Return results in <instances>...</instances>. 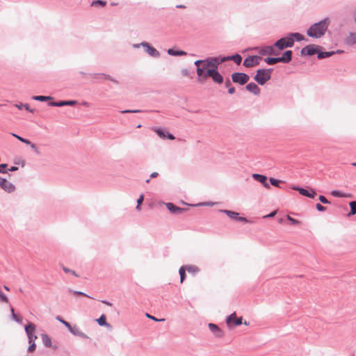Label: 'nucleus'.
Here are the masks:
<instances>
[{"mask_svg":"<svg viewBox=\"0 0 356 356\" xmlns=\"http://www.w3.org/2000/svg\"><path fill=\"white\" fill-rule=\"evenodd\" d=\"M25 330L27 335H30L31 333H35V327L33 323H29L25 326Z\"/></svg>","mask_w":356,"mask_h":356,"instance_id":"26","label":"nucleus"},{"mask_svg":"<svg viewBox=\"0 0 356 356\" xmlns=\"http://www.w3.org/2000/svg\"><path fill=\"white\" fill-rule=\"evenodd\" d=\"M28 338L29 343H31L35 341L37 336L35 334V333H31L30 335H28Z\"/></svg>","mask_w":356,"mask_h":356,"instance_id":"43","label":"nucleus"},{"mask_svg":"<svg viewBox=\"0 0 356 356\" xmlns=\"http://www.w3.org/2000/svg\"><path fill=\"white\" fill-rule=\"evenodd\" d=\"M217 67H213L212 70H208L207 74H209V77H211L213 81L218 83H222L223 81L222 76L220 74V73L216 70Z\"/></svg>","mask_w":356,"mask_h":356,"instance_id":"8","label":"nucleus"},{"mask_svg":"<svg viewBox=\"0 0 356 356\" xmlns=\"http://www.w3.org/2000/svg\"><path fill=\"white\" fill-rule=\"evenodd\" d=\"M287 220H289L291 222V223L293 225H300V221L291 218L290 216H287Z\"/></svg>","mask_w":356,"mask_h":356,"instance_id":"41","label":"nucleus"},{"mask_svg":"<svg viewBox=\"0 0 356 356\" xmlns=\"http://www.w3.org/2000/svg\"><path fill=\"white\" fill-rule=\"evenodd\" d=\"M232 81L241 85L246 83L249 81V76L245 73L235 72L232 75Z\"/></svg>","mask_w":356,"mask_h":356,"instance_id":"5","label":"nucleus"},{"mask_svg":"<svg viewBox=\"0 0 356 356\" xmlns=\"http://www.w3.org/2000/svg\"><path fill=\"white\" fill-rule=\"evenodd\" d=\"M49 105L52 106H57V102H51Z\"/></svg>","mask_w":356,"mask_h":356,"instance_id":"61","label":"nucleus"},{"mask_svg":"<svg viewBox=\"0 0 356 356\" xmlns=\"http://www.w3.org/2000/svg\"><path fill=\"white\" fill-rule=\"evenodd\" d=\"M318 199L323 204H330V203L323 195H320Z\"/></svg>","mask_w":356,"mask_h":356,"instance_id":"46","label":"nucleus"},{"mask_svg":"<svg viewBox=\"0 0 356 356\" xmlns=\"http://www.w3.org/2000/svg\"><path fill=\"white\" fill-rule=\"evenodd\" d=\"M252 177L254 179L261 183L265 188L268 189L270 188V185L267 183V177L266 176L259 174H253Z\"/></svg>","mask_w":356,"mask_h":356,"instance_id":"13","label":"nucleus"},{"mask_svg":"<svg viewBox=\"0 0 356 356\" xmlns=\"http://www.w3.org/2000/svg\"><path fill=\"white\" fill-rule=\"evenodd\" d=\"M157 176H158V172H154L150 175L151 178H154V177H156Z\"/></svg>","mask_w":356,"mask_h":356,"instance_id":"55","label":"nucleus"},{"mask_svg":"<svg viewBox=\"0 0 356 356\" xmlns=\"http://www.w3.org/2000/svg\"><path fill=\"white\" fill-rule=\"evenodd\" d=\"M142 45L146 48L147 53L150 56L154 57L159 56V51L155 48L151 47L147 42L142 43Z\"/></svg>","mask_w":356,"mask_h":356,"instance_id":"15","label":"nucleus"},{"mask_svg":"<svg viewBox=\"0 0 356 356\" xmlns=\"http://www.w3.org/2000/svg\"><path fill=\"white\" fill-rule=\"evenodd\" d=\"M328 26V22L325 19L312 25L307 31V33L312 38H321L324 35Z\"/></svg>","mask_w":356,"mask_h":356,"instance_id":"2","label":"nucleus"},{"mask_svg":"<svg viewBox=\"0 0 356 356\" xmlns=\"http://www.w3.org/2000/svg\"><path fill=\"white\" fill-rule=\"evenodd\" d=\"M176 54H177V56H183V55H186V53L184 51H176Z\"/></svg>","mask_w":356,"mask_h":356,"instance_id":"52","label":"nucleus"},{"mask_svg":"<svg viewBox=\"0 0 356 356\" xmlns=\"http://www.w3.org/2000/svg\"><path fill=\"white\" fill-rule=\"evenodd\" d=\"M276 213V211H273L272 213H270L269 215L266 216V217H269V218H271V217H273Z\"/></svg>","mask_w":356,"mask_h":356,"instance_id":"56","label":"nucleus"},{"mask_svg":"<svg viewBox=\"0 0 356 356\" xmlns=\"http://www.w3.org/2000/svg\"><path fill=\"white\" fill-rule=\"evenodd\" d=\"M184 267L188 273H195L199 270L198 268L195 266H184Z\"/></svg>","mask_w":356,"mask_h":356,"instance_id":"30","label":"nucleus"},{"mask_svg":"<svg viewBox=\"0 0 356 356\" xmlns=\"http://www.w3.org/2000/svg\"><path fill=\"white\" fill-rule=\"evenodd\" d=\"M292 51L291 50L286 51L282 57H279L280 62L287 63L291 60Z\"/></svg>","mask_w":356,"mask_h":356,"instance_id":"20","label":"nucleus"},{"mask_svg":"<svg viewBox=\"0 0 356 356\" xmlns=\"http://www.w3.org/2000/svg\"><path fill=\"white\" fill-rule=\"evenodd\" d=\"M241 324H242V317H237L236 313H232L227 318V325L230 328Z\"/></svg>","mask_w":356,"mask_h":356,"instance_id":"6","label":"nucleus"},{"mask_svg":"<svg viewBox=\"0 0 356 356\" xmlns=\"http://www.w3.org/2000/svg\"><path fill=\"white\" fill-rule=\"evenodd\" d=\"M76 104V101H65V106H73Z\"/></svg>","mask_w":356,"mask_h":356,"instance_id":"49","label":"nucleus"},{"mask_svg":"<svg viewBox=\"0 0 356 356\" xmlns=\"http://www.w3.org/2000/svg\"><path fill=\"white\" fill-rule=\"evenodd\" d=\"M332 54H333V52H321V53L318 54V58H324L329 57L330 56H331Z\"/></svg>","mask_w":356,"mask_h":356,"instance_id":"37","label":"nucleus"},{"mask_svg":"<svg viewBox=\"0 0 356 356\" xmlns=\"http://www.w3.org/2000/svg\"><path fill=\"white\" fill-rule=\"evenodd\" d=\"M18 170V168H17V167H16V166H13V167H11V168L9 169V170H10V171H15V170Z\"/></svg>","mask_w":356,"mask_h":356,"instance_id":"59","label":"nucleus"},{"mask_svg":"<svg viewBox=\"0 0 356 356\" xmlns=\"http://www.w3.org/2000/svg\"><path fill=\"white\" fill-rule=\"evenodd\" d=\"M42 342L44 343V344L47 347H50L51 346V339H50V338L47 334H42Z\"/></svg>","mask_w":356,"mask_h":356,"instance_id":"28","label":"nucleus"},{"mask_svg":"<svg viewBox=\"0 0 356 356\" xmlns=\"http://www.w3.org/2000/svg\"><path fill=\"white\" fill-rule=\"evenodd\" d=\"M63 271H64L65 273H72L73 275H74V276H76V277H79V275H77V274L76 273V272H75V271H74V270H70V268H68L63 267Z\"/></svg>","mask_w":356,"mask_h":356,"instance_id":"42","label":"nucleus"},{"mask_svg":"<svg viewBox=\"0 0 356 356\" xmlns=\"http://www.w3.org/2000/svg\"><path fill=\"white\" fill-rule=\"evenodd\" d=\"M98 77L101 78V79H106V80H110L114 83H118V81L116 80H115L114 79H113L112 77H111L109 75H107V74H98Z\"/></svg>","mask_w":356,"mask_h":356,"instance_id":"34","label":"nucleus"},{"mask_svg":"<svg viewBox=\"0 0 356 356\" xmlns=\"http://www.w3.org/2000/svg\"><path fill=\"white\" fill-rule=\"evenodd\" d=\"M232 60L236 64L239 65L241 63L242 58H241V56L240 55L236 54V55H234V56H229V57H227V58H222L221 60L220 61V63H222V62H224L225 60Z\"/></svg>","mask_w":356,"mask_h":356,"instance_id":"21","label":"nucleus"},{"mask_svg":"<svg viewBox=\"0 0 356 356\" xmlns=\"http://www.w3.org/2000/svg\"><path fill=\"white\" fill-rule=\"evenodd\" d=\"M331 194L333 196L337 197H350L351 196L350 194L343 193L339 191H332L331 192Z\"/></svg>","mask_w":356,"mask_h":356,"instance_id":"25","label":"nucleus"},{"mask_svg":"<svg viewBox=\"0 0 356 356\" xmlns=\"http://www.w3.org/2000/svg\"><path fill=\"white\" fill-rule=\"evenodd\" d=\"M57 319L60 321L64 325H65L72 331V330L70 328V324L67 322H66L65 321H62V320L59 319L58 318H57Z\"/></svg>","mask_w":356,"mask_h":356,"instance_id":"51","label":"nucleus"},{"mask_svg":"<svg viewBox=\"0 0 356 356\" xmlns=\"http://www.w3.org/2000/svg\"><path fill=\"white\" fill-rule=\"evenodd\" d=\"M7 167L6 164H1L0 165V172L5 173L6 172V168Z\"/></svg>","mask_w":356,"mask_h":356,"instance_id":"48","label":"nucleus"},{"mask_svg":"<svg viewBox=\"0 0 356 356\" xmlns=\"http://www.w3.org/2000/svg\"><path fill=\"white\" fill-rule=\"evenodd\" d=\"M271 70H259L254 76V80L260 85H264L270 79Z\"/></svg>","mask_w":356,"mask_h":356,"instance_id":"3","label":"nucleus"},{"mask_svg":"<svg viewBox=\"0 0 356 356\" xmlns=\"http://www.w3.org/2000/svg\"><path fill=\"white\" fill-rule=\"evenodd\" d=\"M350 212L349 215H354L356 213V202L353 201L350 202Z\"/></svg>","mask_w":356,"mask_h":356,"instance_id":"32","label":"nucleus"},{"mask_svg":"<svg viewBox=\"0 0 356 356\" xmlns=\"http://www.w3.org/2000/svg\"><path fill=\"white\" fill-rule=\"evenodd\" d=\"M165 205L168 209L172 213H181L183 211L186 210V209L178 207L170 202L166 203Z\"/></svg>","mask_w":356,"mask_h":356,"instance_id":"14","label":"nucleus"},{"mask_svg":"<svg viewBox=\"0 0 356 356\" xmlns=\"http://www.w3.org/2000/svg\"><path fill=\"white\" fill-rule=\"evenodd\" d=\"M15 106L17 107L19 109H25V110H26L28 111H30L31 113L33 112V111L30 108V107H29V106L28 104H16Z\"/></svg>","mask_w":356,"mask_h":356,"instance_id":"33","label":"nucleus"},{"mask_svg":"<svg viewBox=\"0 0 356 356\" xmlns=\"http://www.w3.org/2000/svg\"><path fill=\"white\" fill-rule=\"evenodd\" d=\"M293 45V38L292 37H286L281 38L275 43V47L282 50L286 47H291Z\"/></svg>","mask_w":356,"mask_h":356,"instance_id":"4","label":"nucleus"},{"mask_svg":"<svg viewBox=\"0 0 356 356\" xmlns=\"http://www.w3.org/2000/svg\"><path fill=\"white\" fill-rule=\"evenodd\" d=\"M0 187L8 193L14 191L15 187L10 181L0 177Z\"/></svg>","mask_w":356,"mask_h":356,"instance_id":"10","label":"nucleus"},{"mask_svg":"<svg viewBox=\"0 0 356 356\" xmlns=\"http://www.w3.org/2000/svg\"><path fill=\"white\" fill-rule=\"evenodd\" d=\"M137 112H139V111H130V110H127V111H122V113H137Z\"/></svg>","mask_w":356,"mask_h":356,"instance_id":"57","label":"nucleus"},{"mask_svg":"<svg viewBox=\"0 0 356 356\" xmlns=\"http://www.w3.org/2000/svg\"><path fill=\"white\" fill-rule=\"evenodd\" d=\"M220 61L216 58H211L207 60H198L195 62L197 66V81L200 83H204L209 74L208 70H212L213 67H217Z\"/></svg>","mask_w":356,"mask_h":356,"instance_id":"1","label":"nucleus"},{"mask_svg":"<svg viewBox=\"0 0 356 356\" xmlns=\"http://www.w3.org/2000/svg\"><path fill=\"white\" fill-rule=\"evenodd\" d=\"M35 347H36V346H35V341L32 342L31 343H30L28 350L29 352L32 353L35 350Z\"/></svg>","mask_w":356,"mask_h":356,"instance_id":"45","label":"nucleus"},{"mask_svg":"<svg viewBox=\"0 0 356 356\" xmlns=\"http://www.w3.org/2000/svg\"><path fill=\"white\" fill-rule=\"evenodd\" d=\"M246 89L254 95L260 93V88L254 83H250L246 86Z\"/></svg>","mask_w":356,"mask_h":356,"instance_id":"18","label":"nucleus"},{"mask_svg":"<svg viewBox=\"0 0 356 356\" xmlns=\"http://www.w3.org/2000/svg\"><path fill=\"white\" fill-rule=\"evenodd\" d=\"M18 163H21L22 167H24L25 165V161L24 160H21Z\"/></svg>","mask_w":356,"mask_h":356,"instance_id":"60","label":"nucleus"},{"mask_svg":"<svg viewBox=\"0 0 356 356\" xmlns=\"http://www.w3.org/2000/svg\"><path fill=\"white\" fill-rule=\"evenodd\" d=\"M265 62L268 65H274L277 63L280 62V59L279 57H277V58H266L265 59Z\"/></svg>","mask_w":356,"mask_h":356,"instance_id":"27","label":"nucleus"},{"mask_svg":"<svg viewBox=\"0 0 356 356\" xmlns=\"http://www.w3.org/2000/svg\"><path fill=\"white\" fill-rule=\"evenodd\" d=\"M292 189L298 191L302 195H304V196H306V197H308L310 198H314L316 195V193L313 189H311V191H309L305 188H298V187H296V186H293Z\"/></svg>","mask_w":356,"mask_h":356,"instance_id":"11","label":"nucleus"},{"mask_svg":"<svg viewBox=\"0 0 356 356\" xmlns=\"http://www.w3.org/2000/svg\"><path fill=\"white\" fill-rule=\"evenodd\" d=\"M74 293H75V294L84 295L83 293H81V292H77V291H74Z\"/></svg>","mask_w":356,"mask_h":356,"instance_id":"63","label":"nucleus"},{"mask_svg":"<svg viewBox=\"0 0 356 356\" xmlns=\"http://www.w3.org/2000/svg\"><path fill=\"white\" fill-rule=\"evenodd\" d=\"M152 130L158 134V136L161 138H168L170 140H175V136L169 133H165L163 129L161 128L154 127Z\"/></svg>","mask_w":356,"mask_h":356,"instance_id":"12","label":"nucleus"},{"mask_svg":"<svg viewBox=\"0 0 356 356\" xmlns=\"http://www.w3.org/2000/svg\"><path fill=\"white\" fill-rule=\"evenodd\" d=\"M103 303L104 304H106L108 305H111V304L110 302H106V301H102Z\"/></svg>","mask_w":356,"mask_h":356,"instance_id":"64","label":"nucleus"},{"mask_svg":"<svg viewBox=\"0 0 356 356\" xmlns=\"http://www.w3.org/2000/svg\"><path fill=\"white\" fill-rule=\"evenodd\" d=\"M262 54L277 55L279 53L275 50V47H266L260 51Z\"/></svg>","mask_w":356,"mask_h":356,"instance_id":"19","label":"nucleus"},{"mask_svg":"<svg viewBox=\"0 0 356 356\" xmlns=\"http://www.w3.org/2000/svg\"><path fill=\"white\" fill-rule=\"evenodd\" d=\"M12 135L14 137H15L16 138H17L19 140H20L21 142H22L25 144L29 145L33 149H34L35 151H37V146L35 144L32 143L29 140L23 138L21 136H19L15 134H12Z\"/></svg>","mask_w":356,"mask_h":356,"instance_id":"22","label":"nucleus"},{"mask_svg":"<svg viewBox=\"0 0 356 356\" xmlns=\"http://www.w3.org/2000/svg\"><path fill=\"white\" fill-rule=\"evenodd\" d=\"M261 58L258 56H250L246 58L243 61V65L247 67H252L259 64Z\"/></svg>","mask_w":356,"mask_h":356,"instance_id":"7","label":"nucleus"},{"mask_svg":"<svg viewBox=\"0 0 356 356\" xmlns=\"http://www.w3.org/2000/svg\"><path fill=\"white\" fill-rule=\"evenodd\" d=\"M346 42L348 44H354L356 43V33H350L346 38Z\"/></svg>","mask_w":356,"mask_h":356,"instance_id":"24","label":"nucleus"},{"mask_svg":"<svg viewBox=\"0 0 356 356\" xmlns=\"http://www.w3.org/2000/svg\"><path fill=\"white\" fill-rule=\"evenodd\" d=\"M225 85L228 88L231 87V82H230V81L229 80H227L226 82H225Z\"/></svg>","mask_w":356,"mask_h":356,"instance_id":"58","label":"nucleus"},{"mask_svg":"<svg viewBox=\"0 0 356 356\" xmlns=\"http://www.w3.org/2000/svg\"><path fill=\"white\" fill-rule=\"evenodd\" d=\"M65 106V101H61V102H57V106Z\"/></svg>","mask_w":356,"mask_h":356,"instance_id":"54","label":"nucleus"},{"mask_svg":"<svg viewBox=\"0 0 356 356\" xmlns=\"http://www.w3.org/2000/svg\"><path fill=\"white\" fill-rule=\"evenodd\" d=\"M221 211L226 213L231 219L244 222H248V220L245 218L240 217L239 213L237 212L229 210H222Z\"/></svg>","mask_w":356,"mask_h":356,"instance_id":"9","label":"nucleus"},{"mask_svg":"<svg viewBox=\"0 0 356 356\" xmlns=\"http://www.w3.org/2000/svg\"><path fill=\"white\" fill-rule=\"evenodd\" d=\"M9 304L8 298L0 292V304Z\"/></svg>","mask_w":356,"mask_h":356,"instance_id":"35","label":"nucleus"},{"mask_svg":"<svg viewBox=\"0 0 356 356\" xmlns=\"http://www.w3.org/2000/svg\"><path fill=\"white\" fill-rule=\"evenodd\" d=\"M168 53L170 55L177 56V54H176V51H174V50H173V49H168Z\"/></svg>","mask_w":356,"mask_h":356,"instance_id":"50","label":"nucleus"},{"mask_svg":"<svg viewBox=\"0 0 356 356\" xmlns=\"http://www.w3.org/2000/svg\"><path fill=\"white\" fill-rule=\"evenodd\" d=\"M302 53L307 55H314L317 53V47L315 45H307L302 49Z\"/></svg>","mask_w":356,"mask_h":356,"instance_id":"17","label":"nucleus"},{"mask_svg":"<svg viewBox=\"0 0 356 356\" xmlns=\"http://www.w3.org/2000/svg\"><path fill=\"white\" fill-rule=\"evenodd\" d=\"M209 327L216 337H221L223 336V332L216 325L209 323Z\"/></svg>","mask_w":356,"mask_h":356,"instance_id":"16","label":"nucleus"},{"mask_svg":"<svg viewBox=\"0 0 356 356\" xmlns=\"http://www.w3.org/2000/svg\"><path fill=\"white\" fill-rule=\"evenodd\" d=\"M270 184L275 186L279 187V183L281 182V181L275 179L274 178H270Z\"/></svg>","mask_w":356,"mask_h":356,"instance_id":"44","label":"nucleus"},{"mask_svg":"<svg viewBox=\"0 0 356 356\" xmlns=\"http://www.w3.org/2000/svg\"><path fill=\"white\" fill-rule=\"evenodd\" d=\"M316 207L317 210L319 211H324L326 209V208L325 207L322 206L321 204H317L316 205Z\"/></svg>","mask_w":356,"mask_h":356,"instance_id":"47","label":"nucleus"},{"mask_svg":"<svg viewBox=\"0 0 356 356\" xmlns=\"http://www.w3.org/2000/svg\"><path fill=\"white\" fill-rule=\"evenodd\" d=\"M234 92H235V89H234V87L231 86V87H229V89H228V92H229V94H234Z\"/></svg>","mask_w":356,"mask_h":356,"instance_id":"53","label":"nucleus"},{"mask_svg":"<svg viewBox=\"0 0 356 356\" xmlns=\"http://www.w3.org/2000/svg\"><path fill=\"white\" fill-rule=\"evenodd\" d=\"M289 37H292V38H293V40H296L298 41H300L304 39L303 35L298 33H291L289 35Z\"/></svg>","mask_w":356,"mask_h":356,"instance_id":"31","label":"nucleus"},{"mask_svg":"<svg viewBox=\"0 0 356 356\" xmlns=\"http://www.w3.org/2000/svg\"><path fill=\"white\" fill-rule=\"evenodd\" d=\"M107 4V2L102 0H95L92 1L90 3V6L92 7H104Z\"/></svg>","mask_w":356,"mask_h":356,"instance_id":"23","label":"nucleus"},{"mask_svg":"<svg viewBox=\"0 0 356 356\" xmlns=\"http://www.w3.org/2000/svg\"><path fill=\"white\" fill-rule=\"evenodd\" d=\"M144 200V195H140L139 198L137 200V206H136V209L140 211V204L143 203Z\"/></svg>","mask_w":356,"mask_h":356,"instance_id":"38","label":"nucleus"},{"mask_svg":"<svg viewBox=\"0 0 356 356\" xmlns=\"http://www.w3.org/2000/svg\"><path fill=\"white\" fill-rule=\"evenodd\" d=\"M33 98V99H35V100H38V101H42V102H43V101H46V100H47V99H51V97L42 96V95H40V96H34Z\"/></svg>","mask_w":356,"mask_h":356,"instance_id":"36","label":"nucleus"},{"mask_svg":"<svg viewBox=\"0 0 356 356\" xmlns=\"http://www.w3.org/2000/svg\"><path fill=\"white\" fill-rule=\"evenodd\" d=\"M177 8H185V6H183V5H177Z\"/></svg>","mask_w":356,"mask_h":356,"instance_id":"62","label":"nucleus"},{"mask_svg":"<svg viewBox=\"0 0 356 356\" xmlns=\"http://www.w3.org/2000/svg\"><path fill=\"white\" fill-rule=\"evenodd\" d=\"M179 273L180 275V282L182 283L186 278V268L181 266L179 270Z\"/></svg>","mask_w":356,"mask_h":356,"instance_id":"29","label":"nucleus"},{"mask_svg":"<svg viewBox=\"0 0 356 356\" xmlns=\"http://www.w3.org/2000/svg\"><path fill=\"white\" fill-rule=\"evenodd\" d=\"M146 316L148 318L152 319V320H154L155 321H165V318H156V317H154L153 316H151L149 314V313H146Z\"/></svg>","mask_w":356,"mask_h":356,"instance_id":"39","label":"nucleus"},{"mask_svg":"<svg viewBox=\"0 0 356 356\" xmlns=\"http://www.w3.org/2000/svg\"><path fill=\"white\" fill-rule=\"evenodd\" d=\"M97 321L100 325H106V316L104 315H102L101 317L97 320Z\"/></svg>","mask_w":356,"mask_h":356,"instance_id":"40","label":"nucleus"}]
</instances>
